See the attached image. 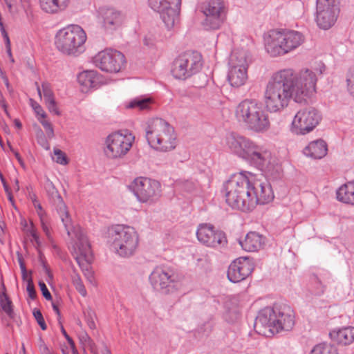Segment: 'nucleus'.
<instances>
[{
    "instance_id": "nucleus-4",
    "label": "nucleus",
    "mask_w": 354,
    "mask_h": 354,
    "mask_svg": "<svg viewBox=\"0 0 354 354\" xmlns=\"http://www.w3.org/2000/svg\"><path fill=\"white\" fill-rule=\"evenodd\" d=\"M145 138L153 149L167 152L176 147L174 129L167 121L160 118L148 120L145 126Z\"/></svg>"
},
{
    "instance_id": "nucleus-28",
    "label": "nucleus",
    "mask_w": 354,
    "mask_h": 354,
    "mask_svg": "<svg viewBox=\"0 0 354 354\" xmlns=\"http://www.w3.org/2000/svg\"><path fill=\"white\" fill-rule=\"evenodd\" d=\"M100 14L103 19V25L106 29L114 30L122 23L121 13L113 8H100Z\"/></svg>"
},
{
    "instance_id": "nucleus-11",
    "label": "nucleus",
    "mask_w": 354,
    "mask_h": 354,
    "mask_svg": "<svg viewBox=\"0 0 354 354\" xmlns=\"http://www.w3.org/2000/svg\"><path fill=\"white\" fill-rule=\"evenodd\" d=\"M133 141L134 136L128 131H125L124 133H111L106 138L104 153L109 158H122L130 150Z\"/></svg>"
},
{
    "instance_id": "nucleus-6",
    "label": "nucleus",
    "mask_w": 354,
    "mask_h": 354,
    "mask_svg": "<svg viewBox=\"0 0 354 354\" xmlns=\"http://www.w3.org/2000/svg\"><path fill=\"white\" fill-rule=\"evenodd\" d=\"M107 239L112 248L122 257L133 255L138 245V235L129 226H112L108 230Z\"/></svg>"
},
{
    "instance_id": "nucleus-57",
    "label": "nucleus",
    "mask_w": 354,
    "mask_h": 354,
    "mask_svg": "<svg viewBox=\"0 0 354 354\" xmlns=\"http://www.w3.org/2000/svg\"><path fill=\"white\" fill-rule=\"evenodd\" d=\"M0 105L3 109L5 113L8 115V110H7V105L5 102V100L3 99V95L1 91H0Z\"/></svg>"
},
{
    "instance_id": "nucleus-38",
    "label": "nucleus",
    "mask_w": 354,
    "mask_h": 354,
    "mask_svg": "<svg viewBox=\"0 0 354 354\" xmlns=\"http://www.w3.org/2000/svg\"><path fill=\"white\" fill-rule=\"evenodd\" d=\"M310 354H337V350L335 346L324 343L316 345Z\"/></svg>"
},
{
    "instance_id": "nucleus-56",
    "label": "nucleus",
    "mask_w": 354,
    "mask_h": 354,
    "mask_svg": "<svg viewBox=\"0 0 354 354\" xmlns=\"http://www.w3.org/2000/svg\"><path fill=\"white\" fill-rule=\"evenodd\" d=\"M30 234L32 237L33 240L36 242L37 245L38 246H39L40 245L39 238V236L37 235L35 230H34L33 228L30 229Z\"/></svg>"
},
{
    "instance_id": "nucleus-29",
    "label": "nucleus",
    "mask_w": 354,
    "mask_h": 354,
    "mask_svg": "<svg viewBox=\"0 0 354 354\" xmlns=\"http://www.w3.org/2000/svg\"><path fill=\"white\" fill-rule=\"evenodd\" d=\"M265 239L255 232H250L243 241H239L241 248L248 252H255L260 250L264 244Z\"/></svg>"
},
{
    "instance_id": "nucleus-44",
    "label": "nucleus",
    "mask_w": 354,
    "mask_h": 354,
    "mask_svg": "<svg viewBox=\"0 0 354 354\" xmlns=\"http://www.w3.org/2000/svg\"><path fill=\"white\" fill-rule=\"evenodd\" d=\"M54 155L56 162L64 165L68 164V160L66 154L60 149H54Z\"/></svg>"
},
{
    "instance_id": "nucleus-42",
    "label": "nucleus",
    "mask_w": 354,
    "mask_h": 354,
    "mask_svg": "<svg viewBox=\"0 0 354 354\" xmlns=\"http://www.w3.org/2000/svg\"><path fill=\"white\" fill-rule=\"evenodd\" d=\"M85 319L88 327L93 330L95 328V313L91 309L88 308L86 311H84Z\"/></svg>"
},
{
    "instance_id": "nucleus-62",
    "label": "nucleus",
    "mask_w": 354,
    "mask_h": 354,
    "mask_svg": "<svg viewBox=\"0 0 354 354\" xmlns=\"http://www.w3.org/2000/svg\"><path fill=\"white\" fill-rule=\"evenodd\" d=\"M10 148L12 150V151H13V153H14L16 158L17 159V160L20 162L21 165H22L23 164V161H22V159H21L19 153L17 151H14L10 146Z\"/></svg>"
},
{
    "instance_id": "nucleus-50",
    "label": "nucleus",
    "mask_w": 354,
    "mask_h": 354,
    "mask_svg": "<svg viewBox=\"0 0 354 354\" xmlns=\"http://www.w3.org/2000/svg\"><path fill=\"white\" fill-rule=\"evenodd\" d=\"M39 351L41 354H53V353L50 351L47 345L44 343V342L40 339V344L39 345Z\"/></svg>"
},
{
    "instance_id": "nucleus-30",
    "label": "nucleus",
    "mask_w": 354,
    "mask_h": 354,
    "mask_svg": "<svg viewBox=\"0 0 354 354\" xmlns=\"http://www.w3.org/2000/svg\"><path fill=\"white\" fill-rule=\"evenodd\" d=\"M328 148L326 143L322 140H318L309 143L304 149L306 156L315 159H320L327 153Z\"/></svg>"
},
{
    "instance_id": "nucleus-59",
    "label": "nucleus",
    "mask_w": 354,
    "mask_h": 354,
    "mask_svg": "<svg viewBox=\"0 0 354 354\" xmlns=\"http://www.w3.org/2000/svg\"><path fill=\"white\" fill-rule=\"evenodd\" d=\"M21 277H22L23 281L27 282V279L29 277H32L31 275H30L31 272L30 273V275H28L26 269L21 270Z\"/></svg>"
},
{
    "instance_id": "nucleus-7",
    "label": "nucleus",
    "mask_w": 354,
    "mask_h": 354,
    "mask_svg": "<svg viewBox=\"0 0 354 354\" xmlns=\"http://www.w3.org/2000/svg\"><path fill=\"white\" fill-rule=\"evenodd\" d=\"M85 31L78 25H71L59 30L55 35V45L62 53L77 56L84 50Z\"/></svg>"
},
{
    "instance_id": "nucleus-45",
    "label": "nucleus",
    "mask_w": 354,
    "mask_h": 354,
    "mask_svg": "<svg viewBox=\"0 0 354 354\" xmlns=\"http://www.w3.org/2000/svg\"><path fill=\"white\" fill-rule=\"evenodd\" d=\"M33 315H34L35 319L37 320V324L41 327V328L43 330H46L47 326H46V324L45 323L44 319L43 317V315H42L41 311L39 310H38V309H36V308L34 309V310H33Z\"/></svg>"
},
{
    "instance_id": "nucleus-3",
    "label": "nucleus",
    "mask_w": 354,
    "mask_h": 354,
    "mask_svg": "<svg viewBox=\"0 0 354 354\" xmlns=\"http://www.w3.org/2000/svg\"><path fill=\"white\" fill-rule=\"evenodd\" d=\"M237 120L248 129L264 133L270 127L269 115L262 104L256 100L246 99L241 102L235 110Z\"/></svg>"
},
{
    "instance_id": "nucleus-8",
    "label": "nucleus",
    "mask_w": 354,
    "mask_h": 354,
    "mask_svg": "<svg viewBox=\"0 0 354 354\" xmlns=\"http://www.w3.org/2000/svg\"><path fill=\"white\" fill-rule=\"evenodd\" d=\"M203 66L201 55L197 51H187L173 62L171 74L178 80H186L200 71Z\"/></svg>"
},
{
    "instance_id": "nucleus-16",
    "label": "nucleus",
    "mask_w": 354,
    "mask_h": 354,
    "mask_svg": "<svg viewBox=\"0 0 354 354\" xmlns=\"http://www.w3.org/2000/svg\"><path fill=\"white\" fill-rule=\"evenodd\" d=\"M124 55L118 50H106L98 53L93 58L95 65L108 73H118L124 66Z\"/></svg>"
},
{
    "instance_id": "nucleus-12",
    "label": "nucleus",
    "mask_w": 354,
    "mask_h": 354,
    "mask_svg": "<svg viewBox=\"0 0 354 354\" xmlns=\"http://www.w3.org/2000/svg\"><path fill=\"white\" fill-rule=\"evenodd\" d=\"M73 236L77 239L74 246L73 256L82 270L84 272L85 276L89 279L92 277V273L90 271V264L93 261L91 245L86 236L81 229H78L77 231L73 232Z\"/></svg>"
},
{
    "instance_id": "nucleus-54",
    "label": "nucleus",
    "mask_w": 354,
    "mask_h": 354,
    "mask_svg": "<svg viewBox=\"0 0 354 354\" xmlns=\"http://www.w3.org/2000/svg\"><path fill=\"white\" fill-rule=\"evenodd\" d=\"M61 331L62 333V334L64 335V336L65 337V338L66 339L68 343L71 346H74V342L73 340L72 339L71 337H70V336L67 334L66 331L65 330L64 326L62 325H61Z\"/></svg>"
},
{
    "instance_id": "nucleus-49",
    "label": "nucleus",
    "mask_w": 354,
    "mask_h": 354,
    "mask_svg": "<svg viewBox=\"0 0 354 354\" xmlns=\"http://www.w3.org/2000/svg\"><path fill=\"white\" fill-rule=\"evenodd\" d=\"M39 286L41 289L42 295L46 300H51L52 296L49 290H48L45 283L44 281H39Z\"/></svg>"
},
{
    "instance_id": "nucleus-60",
    "label": "nucleus",
    "mask_w": 354,
    "mask_h": 354,
    "mask_svg": "<svg viewBox=\"0 0 354 354\" xmlns=\"http://www.w3.org/2000/svg\"><path fill=\"white\" fill-rule=\"evenodd\" d=\"M0 29H1V33H2V35L3 37H4V39H7V38H9L8 35V33L6 32L5 28H4V26H3V22H0Z\"/></svg>"
},
{
    "instance_id": "nucleus-13",
    "label": "nucleus",
    "mask_w": 354,
    "mask_h": 354,
    "mask_svg": "<svg viewBox=\"0 0 354 354\" xmlns=\"http://www.w3.org/2000/svg\"><path fill=\"white\" fill-rule=\"evenodd\" d=\"M150 7L160 15L168 30L179 22L181 0H149Z\"/></svg>"
},
{
    "instance_id": "nucleus-2",
    "label": "nucleus",
    "mask_w": 354,
    "mask_h": 354,
    "mask_svg": "<svg viewBox=\"0 0 354 354\" xmlns=\"http://www.w3.org/2000/svg\"><path fill=\"white\" fill-rule=\"evenodd\" d=\"M226 203L232 208L243 212L254 209L251 198V181L244 174L232 175L224 185Z\"/></svg>"
},
{
    "instance_id": "nucleus-25",
    "label": "nucleus",
    "mask_w": 354,
    "mask_h": 354,
    "mask_svg": "<svg viewBox=\"0 0 354 354\" xmlns=\"http://www.w3.org/2000/svg\"><path fill=\"white\" fill-rule=\"evenodd\" d=\"M339 8L337 6H317V24L324 30H328L335 23Z\"/></svg>"
},
{
    "instance_id": "nucleus-35",
    "label": "nucleus",
    "mask_w": 354,
    "mask_h": 354,
    "mask_svg": "<svg viewBox=\"0 0 354 354\" xmlns=\"http://www.w3.org/2000/svg\"><path fill=\"white\" fill-rule=\"evenodd\" d=\"M41 8L47 13H57L65 9L70 0H39Z\"/></svg>"
},
{
    "instance_id": "nucleus-1",
    "label": "nucleus",
    "mask_w": 354,
    "mask_h": 354,
    "mask_svg": "<svg viewBox=\"0 0 354 354\" xmlns=\"http://www.w3.org/2000/svg\"><path fill=\"white\" fill-rule=\"evenodd\" d=\"M294 80L295 71L291 68L280 70L272 75L264 93V102L268 111L283 110L292 98L296 102Z\"/></svg>"
},
{
    "instance_id": "nucleus-64",
    "label": "nucleus",
    "mask_w": 354,
    "mask_h": 354,
    "mask_svg": "<svg viewBox=\"0 0 354 354\" xmlns=\"http://www.w3.org/2000/svg\"><path fill=\"white\" fill-rule=\"evenodd\" d=\"M52 306H53V310H55V312L57 313V315L59 317L60 316V312H59V310L58 308V306L57 305H56L55 304L53 303L52 304Z\"/></svg>"
},
{
    "instance_id": "nucleus-48",
    "label": "nucleus",
    "mask_w": 354,
    "mask_h": 354,
    "mask_svg": "<svg viewBox=\"0 0 354 354\" xmlns=\"http://www.w3.org/2000/svg\"><path fill=\"white\" fill-rule=\"evenodd\" d=\"M45 103H46V105L47 106L48 110L50 113H54L56 115H61V112L59 111V109H58V107L57 106V103L55 102V100H52V101H49V102H46Z\"/></svg>"
},
{
    "instance_id": "nucleus-9",
    "label": "nucleus",
    "mask_w": 354,
    "mask_h": 354,
    "mask_svg": "<svg viewBox=\"0 0 354 354\" xmlns=\"http://www.w3.org/2000/svg\"><path fill=\"white\" fill-rule=\"evenodd\" d=\"M149 281L154 289L164 295L171 294L178 288V276L168 266H156L149 275Z\"/></svg>"
},
{
    "instance_id": "nucleus-53",
    "label": "nucleus",
    "mask_w": 354,
    "mask_h": 354,
    "mask_svg": "<svg viewBox=\"0 0 354 354\" xmlns=\"http://www.w3.org/2000/svg\"><path fill=\"white\" fill-rule=\"evenodd\" d=\"M6 41V51L8 53V55L10 57V62H14V58L12 57V52H11V47H10V41L9 38H7L5 39Z\"/></svg>"
},
{
    "instance_id": "nucleus-19",
    "label": "nucleus",
    "mask_w": 354,
    "mask_h": 354,
    "mask_svg": "<svg viewBox=\"0 0 354 354\" xmlns=\"http://www.w3.org/2000/svg\"><path fill=\"white\" fill-rule=\"evenodd\" d=\"M196 236L201 243L208 247L224 246L227 243L225 233L221 230H216L214 225L208 223H202L198 225Z\"/></svg>"
},
{
    "instance_id": "nucleus-20",
    "label": "nucleus",
    "mask_w": 354,
    "mask_h": 354,
    "mask_svg": "<svg viewBox=\"0 0 354 354\" xmlns=\"http://www.w3.org/2000/svg\"><path fill=\"white\" fill-rule=\"evenodd\" d=\"M254 263L249 258L242 257L234 261L229 266L227 278L233 283L246 279L253 271Z\"/></svg>"
},
{
    "instance_id": "nucleus-58",
    "label": "nucleus",
    "mask_w": 354,
    "mask_h": 354,
    "mask_svg": "<svg viewBox=\"0 0 354 354\" xmlns=\"http://www.w3.org/2000/svg\"><path fill=\"white\" fill-rule=\"evenodd\" d=\"M42 267H43V269L45 271L46 274L48 275V277L50 279H52L53 274H51L49 268L48 267L47 264L45 262H42Z\"/></svg>"
},
{
    "instance_id": "nucleus-22",
    "label": "nucleus",
    "mask_w": 354,
    "mask_h": 354,
    "mask_svg": "<svg viewBox=\"0 0 354 354\" xmlns=\"http://www.w3.org/2000/svg\"><path fill=\"white\" fill-rule=\"evenodd\" d=\"M276 306L274 308L266 307L261 310L254 322L255 330L262 335H266L263 328H268L269 331L275 329Z\"/></svg>"
},
{
    "instance_id": "nucleus-10",
    "label": "nucleus",
    "mask_w": 354,
    "mask_h": 354,
    "mask_svg": "<svg viewBox=\"0 0 354 354\" xmlns=\"http://www.w3.org/2000/svg\"><path fill=\"white\" fill-rule=\"evenodd\" d=\"M140 203H153L161 196V185L156 180L146 177H138L129 185Z\"/></svg>"
},
{
    "instance_id": "nucleus-40",
    "label": "nucleus",
    "mask_w": 354,
    "mask_h": 354,
    "mask_svg": "<svg viewBox=\"0 0 354 354\" xmlns=\"http://www.w3.org/2000/svg\"><path fill=\"white\" fill-rule=\"evenodd\" d=\"M41 88L45 102L55 100L54 93L52 91L51 86L48 82H43L41 84Z\"/></svg>"
},
{
    "instance_id": "nucleus-32",
    "label": "nucleus",
    "mask_w": 354,
    "mask_h": 354,
    "mask_svg": "<svg viewBox=\"0 0 354 354\" xmlns=\"http://www.w3.org/2000/svg\"><path fill=\"white\" fill-rule=\"evenodd\" d=\"M249 62L248 53L244 50H234L230 55V68L236 67L248 70Z\"/></svg>"
},
{
    "instance_id": "nucleus-39",
    "label": "nucleus",
    "mask_w": 354,
    "mask_h": 354,
    "mask_svg": "<svg viewBox=\"0 0 354 354\" xmlns=\"http://www.w3.org/2000/svg\"><path fill=\"white\" fill-rule=\"evenodd\" d=\"M72 281H73V284L75 287V289L79 292V293L82 296L86 297L87 295V292L85 288V286H84V284L81 280L80 275L77 274H75L73 276Z\"/></svg>"
},
{
    "instance_id": "nucleus-52",
    "label": "nucleus",
    "mask_w": 354,
    "mask_h": 354,
    "mask_svg": "<svg viewBox=\"0 0 354 354\" xmlns=\"http://www.w3.org/2000/svg\"><path fill=\"white\" fill-rule=\"evenodd\" d=\"M41 227H42V230H43L44 232L45 233V234L46 235L48 239H51V235H50V228L48 226V225L45 223L44 218H41Z\"/></svg>"
},
{
    "instance_id": "nucleus-55",
    "label": "nucleus",
    "mask_w": 354,
    "mask_h": 354,
    "mask_svg": "<svg viewBox=\"0 0 354 354\" xmlns=\"http://www.w3.org/2000/svg\"><path fill=\"white\" fill-rule=\"evenodd\" d=\"M35 207L37 209V214L40 217V220H41V218H44V216L45 214V212H44V211L41 204L40 203L35 204Z\"/></svg>"
},
{
    "instance_id": "nucleus-51",
    "label": "nucleus",
    "mask_w": 354,
    "mask_h": 354,
    "mask_svg": "<svg viewBox=\"0 0 354 354\" xmlns=\"http://www.w3.org/2000/svg\"><path fill=\"white\" fill-rule=\"evenodd\" d=\"M317 6H337L336 0H317Z\"/></svg>"
},
{
    "instance_id": "nucleus-23",
    "label": "nucleus",
    "mask_w": 354,
    "mask_h": 354,
    "mask_svg": "<svg viewBox=\"0 0 354 354\" xmlns=\"http://www.w3.org/2000/svg\"><path fill=\"white\" fill-rule=\"evenodd\" d=\"M251 198L254 200V208L257 204H266L271 201L274 194L270 185L259 180L251 182Z\"/></svg>"
},
{
    "instance_id": "nucleus-61",
    "label": "nucleus",
    "mask_w": 354,
    "mask_h": 354,
    "mask_svg": "<svg viewBox=\"0 0 354 354\" xmlns=\"http://www.w3.org/2000/svg\"><path fill=\"white\" fill-rule=\"evenodd\" d=\"M18 261H19V264L21 270L26 269L24 259L21 255L18 256Z\"/></svg>"
},
{
    "instance_id": "nucleus-33",
    "label": "nucleus",
    "mask_w": 354,
    "mask_h": 354,
    "mask_svg": "<svg viewBox=\"0 0 354 354\" xmlns=\"http://www.w3.org/2000/svg\"><path fill=\"white\" fill-rule=\"evenodd\" d=\"M338 201L354 205V181L342 185L337 191Z\"/></svg>"
},
{
    "instance_id": "nucleus-41",
    "label": "nucleus",
    "mask_w": 354,
    "mask_h": 354,
    "mask_svg": "<svg viewBox=\"0 0 354 354\" xmlns=\"http://www.w3.org/2000/svg\"><path fill=\"white\" fill-rule=\"evenodd\" d=\"M346 77L348 91L354 97V67L348 70Z\"/></svg>"
},
{
    "instance_id": "nucleus-47",
    "label": "nucleus",
    "mask_w": 354,
    "mask_h": 354,
    "mask_svg": "<svg viewBox=\"0 0 354 354\" xmlns=\"http://www.w3.org/2000/svg\"><path fill=\"white\" fill-rule=\"evenodd\" d=\"M30 103L32 109L37 115H39L42 118H46L47 115L45 111L43 110L42 107L35 101L30 99Z\"/></svg>"
},
{
    "instance_id": "nucleus-34",
    "label": "nucleus",
    "mask_w": 354,
    "mask_h": 354,
    "mask_svg": "<svg viewBox=\"0 0 354 354\" xmlns=\"http://www.w3.org/2000/svg\"><path fill=\"white\" fill-rule=\"evenodd\" d=\"M248 80V72L246 69L230 68L228 74V81L234 87H240L245 84Z\"/></svg>"
},
{
    "instance_id": "nucleus-24",
    "label": "nucleus",
    "mask_w": 354,
    "mask_h": 354,
    "mask_svg": "<svg viewBox=\"0 0 354 354\" xmlns=\"http://www.w3.org/2000/svg\"><path fill=\"white\" fill-rule=\"evenodd\" d=\"M256 165L261 171L269 172L271 169V153L263 147L254 144L248 157L245 159Z\"/></svg>"
},
{
    "instance_id": "nucleus-37",
    "label": "nucleus",
    "mask_w": 354,
    "mask_h": 354,
    "mask_svg": "<svg viewBox=\"0 0 354 354\" xmlns=\"http://www.w3.org/2000/svg\"><path fill=\"white\" fill-rule=\"evenodd\" d=\"M0 305L2 310L5 312L10 318L12 319L14 317L15 314L12 301L5 292H3L0 295Z\"/></svg>"
},
{
    "instance_id": "nucleus-26",
    "label": "nucleus",
    "mask_w": 354,
    "mask_h": 354,
    "mask_svg": "<svg viewBox=\"0 0 354 354\" xmlns=\"http://www.w3.org/2000/svg\"><path fill=\"white\" fill-rule=\"evenodd\" d=\"M275 330H290L295 324V315L292 309L288 306H276Z\"/></svg>"
},
{
    "instance_id": "nucleus-63",
    "label": "nucleus",
    "mask_w": 354,
    "mask_h": 354,
    "mask_svg": "<svg viewBox=\"0 0 354 354\" xmlns=\"http://www.w3.org/2000/svg\"><path fill=\"white\" fill-rule=\"evenodd\" d=\"M5 84L6 86L7 89L9 91V93H11L12 92V88L10 87L8 80L6 77L5 78Z\"/></svg>"
},
{
    "instance_id": "nucleus-27",
    "label": "nucleus",
    "mask_w": 354,
    "mask_h": 354,
    "mask_svg": "<svg viewBox=\"0 0 354 354\" xmlns=\"http://www.w3.org/2000/svg\"><path fill=\"white\" fill-rule=\"evenodd\" d=\"M77 81L82 86V91L87 93L91 88H97L100 82V76L95 71H85L77 76Z\"/></svg>"
},
{
    "instance_id": "nucleus-17",
    "label": "nucleus",
    "mask_w": 354,
    "mask_h": 354,
    "mask_svg": "<svg viewBox=\"0 0 354 354\" xmlns=\"http://www.w3.org/2000/svg\"><path fill=\"white\" fill-rule=\"evenodd\" d=\"M317 77L313 71L306 69L298 75L295 73L294 87L296 102H301L315 91Z\"/></svg>"
},
{
    "instance_id": "nucleus-5",
    "label": "nucleus",
    "mask_w": 354,
    "mask_h": 354,
    "mask_svg": "<svg viewBox=\"0 0 354 354\" xmlns=\"http://www.w3.org/2000/svg\"><path fill=\"white\" fill-rule=\"evenodd\" d=\"M304 40L303 34L296 30H272L265 39V48L272 57L281 56L297 48Z\"/></svg>"
},
{
    "instance_id": "nucleus-43",
    "label": "nucleus",
    "mask_w": 354,
    "mask_h": 354,
    "mask_svg": "<svg viewBox=\"0 0 354 354\" xmlns=\"http://www.w3.org/2000/svg\"><path fill=\"white\" fill-rule=\"evenodd\" d=\"M38 120L42 124L44 128L46 135L49 138H53L54 137V130L52 124L48 120H45V118H39Z\"/></svg>"
},
{
    "instance_id": "nucleus-36",
    "label": "nucleus",
    "mask_w": 354,
    "mask_h": 354,
    "mask_svg": "<svg viewBox=\"0 0 354 354\" xmlns=\"http://www.w3.org/2000/svg\"><path fill=\"white\" fill-rule=\"evenodd\" d=\"M152 103L151 98L137 97L132 100L127 106L129 109H138V110H147L150 109V105Z\"/></svg>"
},
{
    "instance_id": "nucleus-14",
    "label": "nucleus",
    "mask_w": 354,
    "mask_h": 354,
    "mask_svg": "<svg viewBox=\"0 0 354 354\" xmlns=\"http://www.w3.org/2000/svg\"><path fill=\"white\" fill-rule=\"evenodd\" d=\"M318 111L313 107L300 109L292 122V131L297 135H304L313 130L320 120Z\"/></svg>"
},
{
    "instance_id": "nucleus-21",
    "label": "nucleus",
    "mask_w": 354,
    "mask_h": 354,
    "mask_svg": "<svg viewBox=\"0 0 354 354\" xmlns=\"http://www.w3.org/2000/svg\"><path fill=\"white\" fill-rule=\"evenodd\" d=\"M226 142L232 153L243 159L248 157L255 144L250 139L235 133L229 135L227 137Z\"/></svg>"
},
{
    "instance_id": "nucleus-31",
    "label": "nucleus",
    "mask_w": 354,
    "mask_h": 354,
    "mask_svg": "<svg viewBox=\"0 0 354 354\" xmlns=\"http://www.w3.org/2000/svg\"><path fill=\"white\" fill-rule=\"evenodd\" d=\"M329 335L330 338L338 344L348 345L354 342V327L348 326L333 330Z\"/></svg>"
},
{
    "instance_id": "nucleus-18",
    "label": "nucleus",
    "mask_w": 354,
    "mask_h": 354,
    "mask_svg": "<svg viewBox=\"0 0 354 354\" xmlns=\"http://www.w3.org/2000/svg\"><path fill=\"white\" fill-rule=\"evenodd\" d=\"M205 19L203 25L208 29H218L225 18V6L223 0H209L203 10Z\"/></svg>"
},
{
    "instance_id": "nucleus-46",
    "label": "nucleus",
    "mask_w": 354,
    "mask_h": 354,
    "mask_svg": "<svg viewBox=\"0 0 354 354\" xmlns=\"http://www.w3.org/2000/svg\"><path fill=\"white\" fill-rule=\"evenodd\" d=\"M26 290L28 292V296L31 299H35L37 297V293L35 289V286L33 284L32 279V277H29L27 279V286H26Z\"/></svg>"
},
{
    "instance_id": "nucleus-15",
    "label": "nucleus",
    "mask_w": 354,
    "mask_h": 354,
    "mask_svg": "<svg viewBox=\"0 0 354 354\" xmlns=\"http://www.w3.org/2000/svg\"><path fill=\"white\" fill-rule=\"evenodd\" d=\"M45 188L50 200L55 207L56 211L60 217L68 236L73 237V233L77 231L80 228H76L73 225L67 206L64 202L63 198L52 182H48L45 185Z\"/></svg>"
}]
</instances>
